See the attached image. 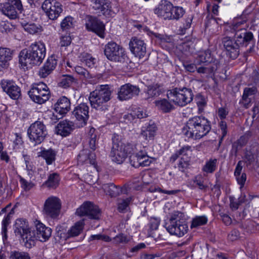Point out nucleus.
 Masks as SVG:
<instances>
[{
    "label": "nucleus",
    "instance_id": "nucleus-1",
    "mask_svg": "<svg viewBox=\"0 0 259 259\" xmlns=\"http://www.w3.org/2000/svg\"><path fill=\"white\" fill-rule=\"evenodd\" d=\"M211 128L210 122L202 116L190 118L182 128L183 134L188 138L200 139L206 136Z\"/></svg>",
    "mask_w": 259,
    "mask_h": 259
},
{
    "label": "nucleus",
    "instance_id": "nucleus-2",
    "mask_svg": "<svg viewBox=\"0 0 259 259\" xmlns=\"http://www.w3.org/2000/svg\"><path fill=\"white\" fill-rule=\"evenodd\" d=\"M46 50L44 44L36 42L32 44L27 49L22 50L19 54V63L22 66L39 65L44 60Z\"/></svg>",
    "mask_w": 259,
    "mask_h": 259
},
{
    "label": "nucleus",
    "instance_id": "nucleus-3",
    "mask_svg": "<svg viewBox=\"0 0 259 259\" xmlns=\"http://www.w3.org/2000/svg\"><path fill=\"white\" fill-rule=\"evenodd\" d=\"M242 33L233 34L234 38L231 36H226L222 39V44L226 54L232 59H235L238 56L241 47H246L251 41V34H249L247 37H242Z\"/></svg>",
    "mask_w": 259,
    "mask_h": 259
},
{
    "label": "nucleus",
    "instance_id": "nucleus-4",
    "mask_svg": "<svg viewBox=\"0 0 259 259\" xmlns=\"http://www.w3.org/2000/svg\"><path fill=\"white\" fill-rule=\"evenodd\" d=\"M111 94L112 91L108 85L97 86L90 94L89 99L91 106L98 110H107V102L111 99Z\"/></svg>",
    "mask_w": 259,
    "mask_h": 259
},
{
    "label": "nucleus",
    "instance_id": "nucleus-5",
    "mask_svg": "<svg viewBox=\"0 0 259 259\" xmlns=\"http://www.w3.org/2000/svg\"><path fill=\"white\" fill-rule=\"evenodd\" d=\"M165 227L170 234L179 237L183 236L188 230L183 214L178 211L172 213Z\"/></svg>",
    "mask_w": 259,
    "mask_h": 259
},
{
    "label": "nucleus",
    "instance_id": "nucleus-6",
    "mask_svg": "<svg viewBox=\"0 0 259 259\" xmlns=\"http://www.w3.org/2000/svg\"><path fill=\"white\" fill-rule=\"evenodd\" d=\"M167 97L176 105L184 107L192 102L193 94L190 89L176 88L167 91Z\"/></svg>",
    "mask_w": 259,
    "mask_h": 259
},
{
    "label": "nucleus",
    "instance_id": "nucleus-7",
    "mask_svg": "<svg viewBox=\"0 0 259 259\" xmlns=\"http://www.w3.org/2000/svg\"><path fill=\"white\" fill-rule=\"evenodd\" d=\"M104 54L109 60L120 63H123L127 58L123 48L112 41L105 46Z\"/></svg>",
    "mask_w": 259,
    "mask_h": 259
},
{
    "label": "nucleus",
    "instance_id": "nucleus-8",
    "mask_svg": "<svg viewBox=\"0 0 259 259\" xmlns=\"http://www.w3.org/2000/svg\"><path fill=\"white\" fill-rule=\"evenodd\" d=\"M28 94L33 102L41 104L49 99L50 92L45 83L39 82L33 84Z\"/></svg>",
    "mask_w": 259,
    "mask_h": 259
},
{
    "label": "nucleus",
    "instance_id": "nucleus-9",
    "mask_svg": "<svg viewBox=\"0 0 259 259\" xmlns=\"http://www.w3.org/2000/svg\"><path fill=\"white\" fill-rule=\"evenodd\" d=\"M27 134L31 141L34 142L35 144H39L44 141L48 133L43 122L38 120L30 125Z\"/></svg>",
    "mask_w": 259,
    "mask_h": 259
},
{
    "label": "nucleus",
    "instance_id": "nucleus-10",
    "mask_svg": "<svg viewBox=\"0 0 259 259\" xmlns=\"http://www.w3.org/2000/svg\"><path fill=\"white\" fill-rule=\"evenodd\" d=\"M112 140V147L110 154L112 161L117 164H121L127 157L122 150L123 141L121 137L116 134L113 135Z\"/></svg>",
    "mask_w": 259,
    "mask_h": 259
},
{
    "label": "nucleus",
    "instance_id": "nucleus-11",
    "mask_svg": "<svg viewBox=\"0 0 259 259\" xmlns=\"http://www.w3.org/2000/svg\"><path fill=\"white\" fill-rule=\"evenodd\" d=\"M61 208V200L56 197L51 196L45 202L43 213L48 217L55 219L59 216Z\"/></svg>",
    "mask_w": 259,
    "mask_h": 259
},
{
    "label": "nucleus",
    "instance_id": "nucleus-12",
    "mask_svg": "<svg viewBox=\"0 0 259 259\" xmlns=\"http://www.w3.org/2000/svg\"><path fill=\"white\" fill-rule=\"evenodd\" d=\"M41 8L48 17L52 20H56L63 12L62 4L56 0H45Z\"/></svg>",
    "mask_w": 259,
    "mask_h": 259
},
{
    "label": "nucleus",
    "instance_id": "nucleus-13",
    "mask_svg": "<svg viewBox=\"0 0 259 259\" xmlns=\"http://www.w3.org/2000/svg\"><path fill=\"white\" fill-rule=\"evenodd\" d=\"M76 214L79 216H87L94 220H99L101 215L99 207L90 201L84 202L76 209Z\"/></svg>",
    "mask_w": 259,
    "mask_h": 259
},
{
    "label": "nucleus",
    "instance_id": "nucleus-14",
    "mask_svg": "<svg viewBox=\"0 0 259 259\" xmlns=\"http://www.w3.org/2000/svg\"><path fill=\"white\" fill-rule=\"evenodd\" d=\"M85 21L87 30L95 32L101 38L105 37V26L103 22L97 17L89 15L86 17Z\"/></svg>",
    "mask_w": 259,
    "mask_h": 259
},
{
    "label": "nucleus",
    "instance_id": "nucleus-15",
    "mask_svg": "<svg viewBox=\"0 0 259 259\" xmlns=\"http://www.w3.org/2000/svg\"><path fill=\"white\" fill-rule=\"evenodd\" d=\"M131 52L139 59L145 57L147 54L146 44L144 40L136 37H132L129 42Z\"/></svg>",
    "mask_w": 259,
    "mask_h": 259
},
{
    "label": "nucleus",
    "instance_id": "nucleus-16",
    "mask_svg": "<svg viewBox=\"0 0 259 259\" xmlns=\"http://www.w3.org/2000/svg\"><path fill=\"white\" fill-rule=\"evenodd\" d=\"M140 92V89L138 86L129 83H126L120 88L118 98L121 101L128 100L138 96Z\"/></svg>",
    "mask_w": 259,
    "mask_h": 259
},
{
    "label": "nucleus",
    "instance_id": "nucleus-17",
    "mask_svg": "<svg viewBox=\"0 0 259 259\" xmlns=\"http://www.w3.org/2000/svg\"><path fill=\"white\" fill-rule=\"evenodd\" d=\"M246 22L245 20H242L240 19H236L234 20L232 24L228 27L226 31L228 34H237L243 33L242 37H247L249 34L251 35V40L253 38V35L251 32L248 31L244 27V25Z\"/></svg>",
    "mask_w": 259,
    "mask_h": 259
},
{
    "label": "nucleus",
    "instance_id": "nucleus-18",
    "mask_svg": "<svg viewBox=\"0 0 259 259\" xmlns=\"http://www.w3.org/2000/svg\"><path fill=\"white\" fill-rule=\"evenodd\" d=\"M1 86L11 98L17 100L21 96L20 88L13 80L3 79L1 81Z\"/></svg>",
    "mask_w": 259,
    "mask_h": 259
},
{
    "label": "nucleus",
    "instance_id": "nucleus-19",
    "mask_svg": "<svg viewBox=\"0 0 259 259\" xmlns=\"http://www.w3.org/2000/svg\"><path fill=\"white\" fill-rule=\"evenodd\" d=\"M91 2L93 9L97 13L106 16L112 15L111 3L109 0H92Z\"/></svg>",
    "mask_w": 259,
    "mask_h": 259
},
{
    "label": "nucleus",
    "instance_id": "nucleus-20",
    "mask_svg": "<svg viewBox=\"0 0 259 259\" xmlns=\"http://www.w3.org/2000/svg\"><path fill=\"white\" fill-rule=\"evenodd\" d=\"M102 187L106 194L109 195L111 197H115L120 194H127L129 190L128 185H124L120 188L112 183L104 184Z\"/></svg>",
    "mask_w": 259,
    "mask_h": 259
},
{
    "label": "nucleus",
    "instance_id": "nucleus-21",
    "mask_svg": "<svg viewBox=\"0 0 259 259\" xmlns=\"http://www.w3.org/2000/svg\"><path fill=\"white\" fill-rule=\"evenodd\" d=\"M172 4L167 0H161L157 6L154 9V13L158 17L167 20Z\"/></svg>",
    "mask_w": 259,
    "mask_h": 259
},
{
    "label": "nucleus",
    "instance_id": "nucleus-22",
    "mask_svg": "<svg viewBox=\"0 0 259 259\" xmlns=\"http://www.w3.org/2000/svg\"><path fill=\"white\" fill-rule=\"evenodd\" d=\"M70 100L65 96L60 97L55 104V110L56 112L59 114V116L56 115L58 119L61 118L70 110Z\"/></svg>",
    "mask_w": 259,
    "mask_h": 259
},
{
    "label": "nucleus",
    "instance_id": "nucleus-23",
    "mask_svg": "<svg viewBox=\"0 0 259 259\" xmlns=\"http://www.w3.org/2000/svg\"><path fill=\"white\" fill-rule=\"evenodd\" d=\"M89 107L87 103H82L76 106L72 111V115L77 120L84 124L89 119Z\"/></svg>",
    "mask_w": 259,
    "mask_h": 259
},
{
    "label": "nucleus",
    "instance_id": "nucleus-24",
    "mask_svg": "<svg viewBox=\"0 0 259 259\" xmlns=\"http://www.w3.org/2000/svg\"><path fill=\"white\" fill-rule=\"evenodd\" d=\"M36 230L35 231L37 240L41 242L47 241L51 236L52 229L46 227L40 222L35 223Z\"/></svg>",
    "mask_w": 259,
    "mask_h": 259
},
{
    "label": "nucleus",
    "instance_id": "nucleus-25",
    "mask_svg": "<svg viewBox=\"0 0 259 259\" xmlns=\"http://www.w3.org/2000/svg\"><path fill=\"white\" fill-rule=\"evenodd\" d=\"M13 51L6 48H0V71L7 68L13 58Z\"/></svg>",
    "mask_w": 259,
    "mask_h": 259
},
{
    "label": "nucleus",
    "instance_id": "nucleus-26",
    "mask_svg": "<svg viewBox=\"0 0 259 259\" xmlns=\"http://www.w3.org/2000/svg\"><path fill=\"white\" fill-rule=\"evenodd\" d=\"M157 127L154 122L150 121L141 130L140 136L148 141L152 140L155 136Z\"/></svg>",
    "mask_w": 259,
    "mask_h": 259
},
{
    "label": "nucleus",
    "instance_id": "nucleus-27",
    "mask_svg": "<svg viewBox=\"0 0 259 259\" xmlns=\"http://www.w3.org/2000/svg\"><path fill=\"white\" fill-rule=\"evenodd\" d=\"M75 128V125L72 121L63 120L60 121L57 126V133L63 137L68 136Z\"/></svg>",
    "mask_w": 259,
    "mask_h": 259
},
{
    "label": "nucleus",
    "instance_id": "nucleus-28",
    "mask_svg": "<svg viewBox=\"0 0 259 259\" xmlns=\"http://www.w3.org/2000/svg\"><path fill=\"white\" fill-rule=\"evenodd\" d=\"M162 89L160 84L158 83L149 85L144 91V97L145 100H153L162 93Z\"/></svg>",
    "mask_w": 259,
    "mask_h": 259
},
{
    "label": "nucleus",
    "instance_id": "nucleus-29",
    "mask_svg": "<svg viewBox=\"0 0 259 259\" xmlns=\"http://www.w3.org/2000/svg\"><path fill=\"white\" fill-rule=\"evenodd\" d=\"M77 160L78 164L94 165L96 163L95 154L88 150H83L78 154Z\"/></svg>",
    "mask_w": 259,
    "mask_h": 259
},
{
    "label": "nucleus",
    "instance_id": "nucleus-30",
    "mask_svg": "<svg viewBox=\"0 0 259 259\" xmlns=\"http://www.w3.org/2000/svg\"><path fill=\"white\" fill-rule=\"evenodd\" d=\"M214 59L209 50L200 52L195 59V63L198 65H210Z\"/></svg>",
    "mask_w": 259,
    "mask_h": 259
},
{
    "label": "nucleus",
    "instance_id": "nucleus-31",
    "mask_svg": "<svg viewBox=\"0 0 259 259\" xmlns=\"http://www.w3.org/2000/svg\"><path fill=\"white\" fill-rule=\"evenodd\" d=\"M19 237L21 239L22 243L24 244V245L28 248H30L34 246L35 240H37L35 231L31 230V229Z\"/></svg>",
    "mask_w": 259,
    "mask_h": 259
},
{
    "label": "nucleus",
    "instance_id": "nucleus-32",
    "mask_svg": "<svg viewBox=\"0 0 259 259\" xmlns=\"http://www.w3.org/2000/svg\"><path fill=\"white\" fill-rule=\"evenodd\" d=\"M30 229L28 222L24 219H18L15 221L14 226V233L18 237Z\"/></svg>",
    "mask_w": 259,
    "mask_h": 259
},
{
    "label": "nucleus",
    "instance_id": "nucleus-33",
    "mask_svg": "<svg viewBox=\"0 0 259 259\" xmlns=\"http://www.w3.org/2000/svg\"><path fill=\"white\" fill-rule=\"evenodd\" d=\"M257 92V89L255 87L251 88H245L244 90L243 94L242 97V104L247 108L251 101V97Z\"/></svg>",
    "mask_w": 259,
    "mask_h": 259
},
{
    "label": "nucleus",
    "instance_id": "nucleus-34",
    "mask_svg": "<svg viewBox=\"0 0 259 259\" xmlns=\"http://www.w3.org/2000/svg\"><path fill=\"white\" fill-rule=\"evenodd\" d=\"M171 102L168 99H163L156 100L155 104L158 109L164 113H169L175 109V106L171 104Z\"/></svg>",
    "mask_w": 259,
    "mask_h": 259
},
{
    "label": "nucleus",
    "instance_id": "nucleus-35",
    "mask_svg": "<svg viewBox=\"0 0 259 259\" xmlns=\"http://www.w3.org/2000/svg\"><path fill=\"white\" fill-rule=\"evenodd\" d=\"M57 153L56 151L50 148L41 151L39 156L46 160L48 165H51L55 161Z\"/></svg>",
    "mask_w": 259,
    "mask_h": 259
},
{
    "label": "nucleus",
    "instance_id": "nucleus-36",
    "mask_svg": "<svg viewBox=\"0 0 259 259\" xmlns=\"http://www.w3.org/2000/svg\"><path fill=\"white\" fill-rule=\"evenodd\" d=\"M185 14V10L183 7L180 6H174L172 5V8H171L169 18L167 20L178 21L183 17Z\"/></svg>",
    "mask_w": 259,
    "mask_h": 259
},
{
    "label": "nucleus",
    "instance_id": "nucleus-37",
    "mask_svg": "<svg viewBox=\"0 0 259 259\" xmlns=\"http://www.w3.org/2000/svg\"><path fill=\"white\" fill-rule=\"evenodd\" d=\"M15 6L10 4H5L2 9L3 13L11 19H15L17 17V12Z\"/></svg>",
    "mask_w": 259,
    "mask_h": 259
},
{
    "label": "nucleus",
    "instance_id": "nucleus-38",
    "mask_svg": "<svg viewBox=\"0 0 259 259\" xmlns=\"http://www.w3.org/2000/svg\"><path fill=\"white\" fill-rule=\"evenodd\" d=\"M135 116L138 118L142 119L148 116V114L146 111L142 108H138L134 111L133 113L125 114L124 115V118L132 121L134 119Z\"/></svg>",
    "mask_w": 259,
    "mask_h": 259
},
{
    "label": "nucleus",
    "instance_id": "nucleus-39",
    "mask_svg": "<svg viewBox=\"0 0 259 259\" xmlns=\"http://www.w3.org/2000/svg\"><path fill=\"white\" fill-rule=\"evenodd\" d=\"M84 220L77 222L74 226H72L68 231L67 237H73L78 236L82 230L84 226Z\"/></svg>",
    "mask_w": 259,
    "mask_h": 259
},
{
    "label": "nucleus",
    "instance_id": "nucleus-40",
    "mask_svg": "<svg viewBox=\"0 0 259 259\" xmlns=\"http://www.w3.org/2000/svg\"><path fill=\"white\" fill-rule=\"evenodd\" d=\"M218 159L210 158L205 162L202 170L207 174L213 173L217 168Z\"/></svg>",
    "mask_w": 259,
    "mask_h": 259
},
{
    "label": "nucleus",
    "instance_id": "nucleus-41",
    "mask_svg": "<svg viewBox=\"0 0 259 259\" xmlns=\"http://www.w3.org/2000/svg\"><path fill=\"white\" fill-rule=\"evenodd\" d=\"M60 178L57 173H53L49 176L48 179L44 185L49 188H56L59 184Z\"/></svg>",
    "mask_w": 259,
    "mask_h": 259
},
{
    "label": "nucleus",
    "instance_id": "nucleus-42",
    "mask_svg": "<svg viewBox=\"0 0 259 259\" xmlns=\"http://www.w3.org/2000/svg\"><path fill=\"white\" fill-rule=\"evenodd\" d=\"M75 78L72 75H63L61 77L58 85L60 87L66 89L69 87L75 82Z\"/></svg>",
    "mask_w": 259,
    "mask_h": 259
},
{
    "label": "nucleus",
    "instance_id": "nucleus-43",
    "mask_svg": "<svg viewBox=\"0 0 259 259\" xmlns=\"http://www.w3.org/2000/svg\"><path fill=\"white\" fill-rule=\"evenodd\" d=\"M96 129L92 127L89 132V144L90 148L95 150L96 149L97 144V135L96 133Z\"/></svg>",
    "mask_w": 259,
    "mask_h": 259
},
{
    "label": "nucleus",
    "instance_id": "nucleus-44",
    "mask_svg": "<svg viewBox=\"0 0 259 259\" xmlns=\"http://www.w3.org/2000/svg\"><path fill=\"white\" fill-rule=\"evenodd\" d=\"M207 222V218L205 215L196 216L192 220L191 228H196L205 225Z\"/></svg>",
    "mask_w": 259,
    "mask_h": 259
},
{
    "label": "nucleus",
    "instance_id": "nucleus-45",
    "mask_svg": "<svg viewBox=\"0 0 259 259\" xmlns=\"http://www.w3.org/2000/svg\"><path fill=\"white\" fill-rule=\"evenodd\" d=\"M80 58V61L85 64L86 66L90 68L94 67L95 59L90 54L83 53L81 55Z\"/></svg>",
    "mask_w": 259,
    "mask_h": 259
},
{
    "label": "nucleus",
    "instance_id": "nucleus-46",
    "mask_svg": "<svg viewBox=\"0 0 259 259\" xmlns=\"http://www.w3.org/2000/svg\"><path fill=\"white\" fill-rule=\"evenodd\" d=\"M138 157L140 158V166L144 167L149 166L151 163V160L147 155V153L143 150H140L137 152Z\"/></svg>",
    "mask_w": 259,
    "mask_h": 259
},
{
    "label": "nucleus",
    "instance_id": "nucleus-47",
    "mask_svg": "<svg viewBox=\"0 0 259 259\" xmlns=\"http://www.w3.org/2000/svg\"><path fill=\"white\" fill-rule=\"evenodd\" d=\"M10 259H30L29 254L27 252L12 251L10 253Z\"/></svg>",
    "mask_w": 259,
    "mask_h": 259
},
{
    "label": "nucleus",
    "instance_id": "nucleus-48",
    "mask_svg": "<svg viewBox=\"0 0 259 259\" xmlns=\"http://www.w3.org/2000/svg\"><path fill=\"white\" fill-rule=\"evenodd\" d=\"M196 68L197 71L199 73L210 74L213 72L217 69V66L215 65H204Z\"/></svg>",
    "mask_w": 259,
    "mask_h": 259
},
{
    "label": "nucleus",
    "instance_id": "nucleus-49",
    "mask_svg": "<svg viewBox=\"0 0 259 259\" xmlns=\"http://www.w3.org/2000/svg\"><path fill=\"white\" fill-rule=\"evenodd\" d=\"M24 29L30 34H34L38 32L39 27L34 23H22Z\"/></svg>",
    "mask_w": 259,
    "mask_h": 259
},
{
    "label": "nucleus",
    "instance_id": "nucleus-50",
    "mask_svg": "<svg viewBox=\"0 0 259 259\" xmlns=\"http://www.w3.org/2000/svg\"><path fill=\"white\" fill-rule=\"evenodd\" d=\"M73 18L70 16L66 17L61 22L60 26L63 30H67L73 27Z\"/></svg>",
    "mask_w": 259,
    "mask_h": 259
},
{
    "label": "nucleus",
    "instance_id": "nucleus-51",
    "mask_svg": "<svg viewBox=\"0 0 259 259\" xmlns=\"http://www.w3.org/2000/svg\"><path fill=\"white\" fill-rule=\"evenodd\" d=\"M131 197L119 200L118 203V210L120 212H124L127 210L129 204L131 201Z\"/></svg>",
    "mask_w": 259,
    "mask_h": 259
},
{
    "label": "nucleus",
    "instance_id": "nucleus-52",
    "mask_svg": "<svg viewBox=\"0 0 259 259\" xmlns=\"http://www.w3.org/2000/svg\"><path fill=\"white\" fill-rule=\"evenodd\" d=\"M130 240V238L123 234H119L112 239V243L115 244L127 243Z\"/></svg>",
    "mask_w": 259,
    "mask_h": 259
},
{
    "label": "nucleus",
    "instance_id": "nucleus-53",
    "mask_svg": "<svg viewBox=\"0 0 259 259\" xmlns=\"http://www.w3.org/2000/svg\"><path fill=\"white\" fill-rule=\"evenodd\" d=\"M196 186H197L201 190L206 191L207 186L204 184V181L202 177L200 175L196 176L193 180Z\"/></svg>",
    "mask_w": 259,
    "mask_h": 259
},
{
    "label": "nucleus",
    "instance_id": "nucleus-54",
    "mask_svg": "<svg viewBox=\"0 0 259 259\" xmlns=\"http://www.w3.org/2000/svg\"><path fill=\"white\" fill-rule=\"evenodd\" d=\"M103 240L105 242H110L112 241V238L109 236L106 235H102L101 234L96 235H92L89 238V241H91L93 240Z\"/></svg>",
    "mask_w": 259,
    "mask_h": 259
},
{
    "label": "nucleus",
    "instance_id": "nucleus-55",
    "mask_svg": "<svg viewBox=\"0 0 259 259\" xmlns=\"http://www.w3.org/2000/svg\"><path fill=\"white\" fill-rule=\"evenodd\" d=\"M140 158L138 157L137 153H133L129 156V161L131 165L135 168L140 166Z\"/></svg>",
    "mask_w": 259,
    "mask_h": 259
},
{
    "label": "nucleus",
    "instance_id": "nucleus-56",
    "mask_svg": "<svg viewBox=\"0 0 259 259\" xmlns=\"http://www.w3.org/2000/svg\"><path fill=\"white\" fill-rule=\"evenodd\" d=\"M13 28V25L8 21H0V31L2 33H8Z\"/></svg>",
    "mask_w": 259,
    "mask_h": 259
},
{
    "label": "nucleus",
    "instance_id": "nucleus-57",
    "mask_svg": "<svg viewBox=\"0 0 259 259\" xmlns=\"http://www.w3.org/2000/svg\"><path fill=\"white\" fill-rule=\"evenodd\" d=\"M219 127L222 132V136L219 140V145H220L222 142L224 138L227 134V124L226 122L224 120H221L219 122Z\"/></svg>",
    "mask_w": 259,
    "mask_h": 259
},
{
    "label": "nucleus",
    "instance_id": "nucleus-58",
    "mask_svg": "<svg viewBox=\"0 0 259 259\" xmlns=\"http://www.w3.org/2000/svg\"><path fill=\"white\" fill-rule=\"evenodd\" d=\"M135 146L132 144L126 143V144L123 142V148L122 150L124 152L126 156L127 154L132 155L133 153H136L135 152Z\"/></svg>",
    "mask_w": 259,
    "mask_h": 259
},
{
    "label": "nucleus",
    "instance_id": "nucleus-59",
    "mask_svg": "<svg viewBox=\"0 0 259 259\" xmlns=\"http://www.w3.org/2000/svg\"><path fill=\"white\" fill-rule=\"evenodd\" d=\"M75 71L77 74L82 76L83 78H90L92 77L89 72L81 66H76L75 67Z\"/></svg>",
    "mask_w": 259,
    "mask_h": 259
},
{
    "label": "nucleus",
    "instance_id": "nucleus-60",
    "mask_svg": "<svg viewBox=\"0 0 259 259\" xmlns=\"http://www.w3.org/2000/svg\"><path fill=\"white\" fill-rule=\"evenodd\" d=\"M57 63V60L53 57H51L47 60L44 66L52 71L55 69Z\"/></svg>",
    "mask_w": 259,
    "mask_h": 259
},
{
    "label": "nucleus",
    "instance_id": "nucleus-61",
    "mask_svg": "<svg viewBox=\"0 0 259 259\" xmlns=\"http://www.w3.org/2000/svg\"><path fill=\"white\" fill-rule=\"evenodd\" d=\"M20 183L21 187L25 190H29L33 187V184L31 182H28L22 177L19 176Z\"/></svg>",
    "mask_w": 259,
    "mask_h": 259
},
{
    "label": "nucleus",
    "instance_id": "nucleus-62",
    "mask_svg": "<svg viewBox=\"0 0 259 259\" xmlns=\"http://www.w3.org/2000/svg\"><path fill=\"white\" fill-rule=\"evenodd\" d=\"M160 224V220L158 218H151L150 219L149 226L152 230H155L158 229Z\"/></svg>",
    "mask_w": 259,
    "mask_h": 259
},
{
    "label": "nucleus",
    "instance_id": "nucleus-63",
    "mask_svg": "<svg viewBox=\"0 0 259 259\" xmlns=\"http://www.w3.org/2000/svg\"><path fill=\"white\" fill-rule=\"evenodd\" d=\"M71 42V38L69 35L62 36L60 38V46L66 47L69 46Z\"/></svg>",
    "mask_w": 259,
    "mask_h": 259
},
{
    "label": "nucleus",
    "instance_id": "nucleus-64",
    "mask_svg": "<svg viewBox=\"0 0 259 259\" xmlns=\"http://www.w3.org/2000/svg\"><path fill=\"white\" fill-rule=\"evenodd\" d=\"M244 160L247 164H250L254 161V155L250 151H247L245 153L244 156Z\"/></svg>",
    "mask_w": 259,
    "mask_h": 259
}]
</instances>
